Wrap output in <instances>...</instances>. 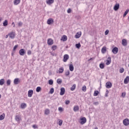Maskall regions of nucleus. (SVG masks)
<instances>
[{"instance_id":"obj_18","label":"nucleus","mask_w":129,"mask_h":129,"mask_svg":"<svg viewBox=\"0 0 129 129\" xmlns=\"http://www.w3.org/2000/svg\"><path fill=\"white\" fill-rule=\"evenodd\" d=\"M122 45L123 46H127V41L125 39H123L122 40Z\"/></svg>"},{"instance_id":"obj_3","label":"nucleus","mask_w":129,"mask_h":129,"mask_svg":"<svg viewBox=\"0 0 129 129\" xmlns=\"http://www.w3.org/2000/svg\"><path fill=\"white\" fill-rule=\"evenodd\" d=\"M123 123L124 125L127 126L129 125V119L127 118H125L123 120Z\"/></svg>"},{"instance_id":"obj_50","label":"nucleus","mask_w":129,"mask_h":129,"mask_svg":"<svg viewBox=\"0 0 129 129\" xmlns=\"http://www.w3.org/2000/svg\"><path fill=\"white\" fill-rule=\"evenodd\" d=\"M17 48H18V45H15V46L13 48V51H16Z\"/></svg>"},{"instance_id":"obj_45","label":"nucleus","mask_w":129,"mask_h":129,"mask_svg":"<svg viewBox=\"0 0 129 129\" xmlns=\"http://www.w3.org/2000/svg\"><path fill=\"white\" fill-rule=\"evenodd\" d=\"M52 49L53 51H54V50H55L56 49H57V46L56 45H53L52 46Z\"/></svg>"},{"instance_id":"obj_15","label":"nucleus","mask_w":129,"mask_h":129,"mask_svg":"<svg viewBox=\"0 0 129 129\" xmlns=\"http://www.w3.org/2000/svg\"><path fill=\"white\" fill-rule=\"evenodd\" d=\"M60 95H64L65 94V88H60Z\"/></svg>"},{"instance_id":"obj_55","label":"nucleus","mask_w":129,"mask_h":129,"mask_svg":"<svg viewBox=\"0 0 129 129\" xmlns=\"http://www.w3.org/2000/svg\"><path fill=\"white\" fill-rule=\"evenodd\" d=\"M58 110H59V111H62V110H63V108H62V107H59L58 108Z\"/></svg>"},{"instance_id":"obj_57","label":"nucleus","mask_w":129,"mask_h":129,"mask_svg":"<svg viewBox=\"0 0 129 129\" xmlns=\"http://www.w3.org/2000/svg\"><path fill=\"white\" fill-rule=\"evenodd\" d=\"M94 59V57H91L89 59V61H91V60H93Z\"/></svg>"},{"instance_id":"obj_13","label":"nucleus","mask_w":129,"mask_h":129,"mask_svg":"<svg viewBox=\"0 0 129 129\" xmlns=\"http://www.w3.org/2000/svg\"><path fill=\"white\" fill-rule=\"evenodd\" d=\"M47 44H48V45H49V46H51V45H53V40H52V39L49 38V39H48V40H47Z\"/></svg>"},{"instance_id":"obj_40","label":"nucleus","mask_w":129,"mask_h":129,"mask_svg":"<svg viewBox=\"0 0 129 129\" xmlns=\"http://www.w3.org/2000/svg\"><path fill=\"white\" fill-rule=\"evenodd\" d=\"M82 91H84V92H85V91H86V86H83L82 88Z\"/></svg>"},{"instance_id":"obj_6","label":"nucleus","mask_w":129,"mask_h":129,"mask_svg":"<svg viewBox=\"0 0 129 129\" xmlns=\"http://www.w3.org/2000/svg\"><path fill=\"white\" fill-rule=\"evenodd\" d=\"M81 35H82V32H77L76 34L75 37L76 38V39H79V38L81 37Z\"/></svg>"},{"instance_id":"obj_31","label":"nucleus","mask_w":129,"mask_h":129,"mask_svg":"<svg viewBox=\"0 0 129 129\" xmlns=\"http://www.w3.org/2000/svg\"><path fill=\"white\" fill-rule=\"evenodd\" d=\"M80 47H81L80 43L76 44V47L77 48V49H80Z\"/></svg>"},{"instance_id":"obj_26","label":"nucleus","mask_w":129,"mask_h":129,"mask_svg":"<svg viewBox=\"0 0 129 129\" xmlns=\"http://www.w3.org/2000/svg\"><path fill=\"white\" fill-rule=\"evenodd\" d=\"M53 3H54V0H48L46 1L47 5H51V4H53Z\"/></svg>"},{"instance_id":"obj_58","label":"nucleus","mask_w":129,"mask_h":129,"mask_svg":"<svg viewBox=\"0 0 129 129\" xmlns=\"http://www.w3.org/2000/svg\"><path fill=\"white\" fill-rule=\"evenodd\" d=\"M8 37H9V34H8V35H7L6 36V39H7V38H8Z\"/></svg>"},{"instance_id":"obj_14","label":"nucleus","mask_w":129,"mask_h":129,"mask_svg":"<svg viewBox=\"0 0 129 129\" xmlns=\"http://www.w3.org/2000/svg\"><path fill=\"white\" fill-rule=\"evenodd\" d=\"M119 9V4H116L113 8L114 11H118V9Z\"/></svg>"},{"instance_id":"obj_42","label":"nucleus","mask_w":129,"mask_h":129,"mask_svg":"<svg viewBox=\"0 0 129 129\" xmlns=\"http://www.w3.org/2000/svg\"><path fill=\"white\" fill-rule=\"evenodd\" d=\"M48 83L49 85H53V80H49Z\"/></svg>"},{"instance_id":"obj_35","label":"nucleus","mask_w":129,"mask_h":129,"mask_svg":"<svg viewBox=\"0 0 129 129\" xmlns=\"http://www.w3.org/2000/svg\"><path fill=\"white\" fill-rule=\"evenodd\" d=\"M49 113H50V110L46 109L45 110V114H46V115H48V114H49Z\"/></svg>"},{"instance_id":"obj_12","label":"nucleus","mask_w":129,"mask_h":129,"mask_svg":"<svg viewBox=\"0 0 129 129\" xmlns=\"http://www.w3.org/2000/svg\"><path fill=\"white\" fill-rule=\"evenodd\" d=\"M68 59H69V55L68 54H65L63 56V62H67V60H68Z\"/></svg>"},{"instance_id":"obj_52","label":"nucleus","mask_w":129,"mask_h":129,"mask_svg":"<svg viewBox=\"0 0 129 129\" xmlns=\"http://www.w3.org/2000/svg\"><path fill=\"white\" fill-rule=\"evenodd\" d=\"M32 127H33V128H38V126L36 124H34L32 126Z\"/></svg>"},{"instance_id":"obj_21","label":"nucleus","mask_w":129,"mask_h":129,"mask_svg":"<svg viewBox=\"0 0 129 129\" xmlns=\"http://www.w3.org/2000/svg\"><path fill=\"white\" fill-rule=\"evenodd\" d=\"M61 40L63 41V42L67 41V36L66 35H63L61 37Z\"/></svg>"},{"instance_id":"obj_2","label":"nucleus","mask_w":129,"mask_h":129,"mask_svg":"<svg viewBox=\"0 0 129 129\" xmlns=\"http://www.w3.org/2000/svg\"><path fill=\"white\" fill-rule=\"evenodd\" d=\"M105 87L106 88H111L112 87V84L110 82H107L106 83Z\"/></svg>"},{"instance_id":"obj_37","label":"nucleus","mask_w":129,"mask_h":129,"mask_svg":"<svg viewBox=\"0 0 129 129\" xmlns=\"http://www.w3.org/2000/svg\"><path fill=\"white\" fill-rule=\"evenodd\" d=\"M66 76H69L70 75V71L69 70L67 71L65 73Z\"/></svg>"},{"instance_id":"obj_16","label":"nucleus","mask_w":129,"mask_h":129,"mask_svg":"<svg viewBox=\"0 0 129 129\" xmlns=\"http://www.w3.org/2000/svg\"><path fill=\"white\" fill-rule=\"evenodd\" d=\"M129 82V76H127L124 80V84H127Z\"/></svg>"},{"instance_id":"obj_1","label":"nucleus","mask_w":129,"mask_h":129,"mask_svg":"<svg viewBox=\"0 0 129 129\" xmlns=\"http://www.w3.org/2000/svg\"><path fill=\"white\" fill-rule=\"evenodd\" d=\"M15 120L20 123L21 121H22V117H21V114H18L15 116Z\"/></svg>"},{"instance_id":"obj_49","label":"nucleus","mask_w":129,"mask_h":129,"mask_svg":"<svg viewBox=\"0 0 129 129\" xmlns=\"http://www.w3.org/2000/svg\"><path fill=\"white\" fill-rule=\"evenodd\" d=\"M108 33H109V30H106L105 32V35H108Z\"/></svg>"},{"instance_id":"obj_53","label":"nucleus","mask_w":129,"mask_h":129,"mask_svg":"<svg viewBox=\"0 0 129 129\" xmlns=\"http://www.w3.org/2000/svg\"><path fill=\"white\" fill-rule=\"evenodd\" d=\"M67 13L68 14H70V13H71V9L70 8H69L68 11H67Z\"/></svg>"},{"instance_id":"obj_29","label":"nucleus","mask_w":129,"mask_h":129,"mask_svg":"<svg viewBox=\"0 0 129 129\" xmlns=\"http://www.w3.org/2000/svg\"><path fill=\"white\" fill-rule=\"evenodd\" d=\"M42 90V88L41 87H37L36 89V92H40Z\"/></svg>"},{"instance_id":"obj_10","label":"nucleus","mask_w":129,"mask_h":129,"mask_svg":"<svg viewBox=\"0 0 129 129\" xmlns=\"http://www.w3.org/2000/svg\"><path fill=\"white\" fill-rule=\"evenodd\" d=\"M111 63V57L109 56L106 60V65H109Z\"/></svg>"},{"instance_id":"obj_39","label":"nucleus","mask_w":129,"mask_h":129,"mask_svg":"<svg viewBox=\"0 0 129 129\" xmlns=\"http://www.w3.org/2000/svg\"><path fill=\"white\" fill-rule=\"evenodd\" d=\"M7 85L8 86H10V85H11V80H8L7 81Z\"/></svg>"},{"instance_id":"obj_61","label":"nucleus","mask_w":129,"mask_h":129,"mask_svg":"<svg viewBox=\"0 0 129 129\" xmlns=\"http://www.w3.org/2000/svg\"><path fill=\"white\" fill-rule=\"evenodd\" d=\"M2 20H3V18L2 17L0 18V22H2Z\"/></svg>"},{"instance_id":"obj_60","label":"nucleus","mask_w":129,"mask_h":129,"mask_svg":"<svg viewBox=\"0 0 129 129\" xmlns=\"http://www.w3.org/2000/svg\"><path fill=\"white\" fill-rule=\"evenodd\" d=\"M33 47H34V45L33 44H31V48H33Z\"/></svg>"},{"instance_id":"obj_20","label":"nucleus","mask_w":129,"mask_h":129,"mask_svg":"<svg viewBox=\"0 0 129 129\" xmlns=\"http://www.w3.org/2000/svg\"><path fill=\"white\" fill-rule=\"evenodd\" d=\"M101 52L102 54H105L106 52V47L103 46L101 49Z\"/></svg>"},{"instance_id":"obj_30","label":"nucleus","mask_w":129,"mask_h":129,"mask_svg":"<svg viewBox=\"0 0 129 129\" xmlns=\"http://www.w3.org/2000/svg\"><path fill=\"white\" fill-rule=\"evenodd\" d=\"M128 12H129V9H127V10L125 11L123 15V18H124V17H125V16H126V14H128Z\"/></svg>"},{"instance_id":"obj_41","label":"nucleus","mask_w":129,"mask_h":129,"mask_svg":"<svg viewBox=\"0 0 129 129\" xmlns=\"http://www.w3.org/2000/svg\"><path fill=\"white\" fill-rule=\"evenodd\" d=\"M124 71V69H123V68H121V69H120V70H119L120 73H123Z\"/></svg>"},{"instance_id":"obj_43","label":"nucleus","mask_w":129,"mask_h":129,"mask_svg":"<svg viewBox=\"0 0 129 129\" xmlns=\"http://www.w3.org/2000/svg\"><path fill=\"white\" fill-rule=\"evenodd\" d=\"M50 94H53L54 93V89L53 88H51L50 90Z\"/></svg>"},{"instance_id":"obj_51","label":"nucleus","mask_w":129,"mask_h":129,"mask_svg":"<svg viewBox=\"0 0 129 129\" xmlns=\"http://www.w3.org/2000/svg\"><path fill=\"white\" fill-rule=\"evenodd\" d=\"M94 105H98L99 104V103L98 102H94L93 103Z\"/></svg>"},{"instance_id":"obj_17","label":"nucleus","mask_w":129,"mask_h":129,"mask_svg":"<svg viewBox=\"0 0 129 129\" xmlns=\"http://www.w3.org/2000/svg\"><path fill=\"white\" fill-rule=\"evenodd\" d=\"M9 36L11 39H14L15 38V33L12 32L9 34Z\"/></svg>"},{"instance_id":"obj_54","label":"nucleus","mask_w":129,"mask_h":129,"mask_svg":"<svg viewBox=\"0 0 129 129\" xmlns=\"http://www.w3.org/2000/svg\"><path fill=\"white\" fill-rule=\"evenodd\" d=\"M50 54L52 56H57V54L55 53L50 52Z\"/></svg>"},{"instance_id":"obj_62","label":"nucleus","mask_w":129,"mask_h":129,"mask_svg":"<svg viewBox=\"0 0 129 129\" xmlns=\"http://www.w3.org/2000/svg\"><path fill=\"white\" fill-rule=\"evenodd\" d=\"M2 98V95L0 94V99Z\"/></svg>"},{"instance_id":"obj_38","label":"nucleus","mask_w":129,"mask_h":129,"mask_svg":"<svg viewBox=\"0 0 129 129\" xmlns=\"http://www.w3.org/2000/svg\"><path fill=\"white\" fill-rule=\"evenodd\" d=\"M57 83L58 84H61V83H62V79H58L57 80Z\"/></svg>"},{"instance_id":"obj_23","label":"nucleus","mask_w":129,"mask_h":129,"mask_svg":"<svg viewBox=\"0 0 129 129\" xmlns=\"http://www.w3.org/2000/svg\"><path fill=\"white\" fill-rule=\"evenodd\" d=\"M79 110V106H75L74 107V111L76 112V111H78Z\"/></svg>"},{"instance_id":"obj_33","label":"nucleus","mask_w":129,"mask_h":129,"mask_svg":"<svg viewBox=\"0 0 129 129\" xmlns=\"http://www.w3.org/2000/svg\"><path fill=\"white\" fill-rule=\"evenodd\" d=\"M3 26L4 27H7L8 26V21L6 20L4 22H3Z\"/></svg>"},{"instance_id":"obj_48","label":"nucleus","mask_w":129,"mask_h":129,"mask_svg":"<svg viewBox=\"0 0 129 129\" xmlns=\"http://www.w3.org/2000/svg\"><path fill=\"white\" fill-rule=\"evenodd\" d=\"M65 103L67 105H68V104H69V103H70V101L69 100H66Z\"/></svg>"},{"instance_id":"obj_4","label":"nucleus","mask_w":129,"mask_h":129,"mask_svg":"<svg viewBox=\"0 0 129 129\" xmlns=\"http://www.w3.org/2000/svg\"><path fill=\"white\" fill-rule=\"evenodd\" d=\"M81 121L80 122L81 124H84L86 122V118L85 117H84L83 118H80Z\"/></svg>"},{"instance_id":"obj_32","label":"nucleus","mask_w":129,"mask_h":129,"mask_svg":"<svg viewBox=\"0 0 129 129\" xmlns=\"http://www.w3.org/2000/svg\"><path fill=\"white\" fill-rule=\"evenodd\" d=\"M20 2H21L20 0H15L14 1V5L17 6V5H19V4Z\"/></svg>"},{"instance_id":"obj_11","label":"nucleus","mask_w":129,"mask_h":129,"mask_svg":"<svg viewBox=\"0 0 129 129\" xmlns=\"http://www.w3.org/2000/svg\"><path fill=\"white\" fill-rule=\"evenodd\" d=\"M34 93V91L33 90H29L28 91V97H32L33 94Z\"/></svg>"},{"instance_id":"obj_36","label":"nucleus","mask_w":129,"mask_h":129,"mask_svg":"<svg viewBox=\"0 0 129 129\" xmlns=\"http://www.w3.org/2000/svg\"><path fill=\"white\" fill-rule=\"evenodd\" d=\"M63 72L64 69L63 68H59L58 73H63Z\"/></svg>"},{"instance_id":"obj_25","label":"nucleus","mask_w":129,"mask_h":129,"mask_svg":"<svg viewBox=\"0 0 129 129\" xmlns=\"http://www.w3.org/2000/svg\"><path fill=\"white\" fill-rule=\"evenodd\" d=\"M99 67H100V69H104V68L105 67L104 63H100Z\"/></svg>"},{"instance_id":"obj_27","label":"nucleus","mask_w":129,"mask_h":129,"mask_svg":"<svg viewBox=\"0 0 129 129\" xmlns=\"http://www.w3.org/2000/svg\"><path fill=\"white\" fill-rule=\"evenodd\" d=\"M5 84V79H2L0 80V85L3 86Z\"/></svg>"},{"instance_id":"obj_28","label":"nucleus","mask_w":129,"mask_h":129,"mask_svg":"<svg viewBox=\"0 0 129 129\" xmlns=\"http://www.w3.org/2000/svg\"><path fill=\"white\" fill-rule=\"evenodd\" d=\"M75 88H76V85L74 84L73 86L71 88V90L72 91H74V90H75Z\"/></svg>"},{"instance_id":"obj_7","label":"nucleus","mask_w":129,"mask_h":129,"mask_svg":"<svg viewBox=\"0 0 129 129\" xmlns=\"http://www.w3.org/2000/svg\"><path fill=\"white\" fill-rule=\"evenodd\" d=\"M112 52L113 54H117L118 53V48L116 47H114L112 50Z\"/></svg>"},{"instance_id":"obj_56","label":"nucleus","mask_w":129,"mask_h":129,"mask_svg":"<svg viewBox=\"0 0 129 129\" xmlns=\"http://www.w3.org/2000/svg\"><path fill=\"white\" fill-rule=\"evenodd\" d=\"M31 53H32V52L31 51V50H28V51L27 54L28 55H31Z\"/></svg>"},{"instance_id":"obj_22","label":"nucleus","mask_w":129,"mask_h":129,"mask_svg":"<svg viewBox=\"0 0 129 129\" xmlns=\"http://www.w3.org/2000/svg\"><path fill=\"white\" fill-rule=\"evenodd\" d=\"M5 117L6 114L5 113H3L1 115H0V120H3V119H5Z\"/></svg>"},{"instance_id":"obj_8","label":"nucleus","mask_w":129,"mask_h":129,"mask_svg":"<svg viewBox=\"0 0 129 129\" xmlns=\"http://www.w3.org/2000/svg\"><path fill=\"white\" fill-rule=\"evenodd\" d=\"M21 83V80H20V79L19 78H16L14 80V83L15 85L19 84V83Z\"/></svg>"},{"instance_id":"obj_34","label":"nucleus","mask_w":129,"mask_h":129,"mask_svg":"<svg viewBox=\"0 0 129 129\" xmlns=\"http://www.w3.org/2000/svg\"><path fill=\"white\" fill-rule=\"evenodd\" d=\"M99 94V92L98 91H95L94 92V96H97Z\"/></svg>"},{"instance_id":"obj_46","label":"nucleus","mask_w":129,"mask_h":129,"mask_svg":"<svg viewBox=\"0 0 129 129\" xmlns=\"http://www.w3.org/2000/svg\"><path fill=\"white\" fill-rule=\"evenodd\" d=\"M109 92L108 91V90H107L106 91V93H105V96H106V97H107V96H108V93Z\"/></svg>"},{"instance_id":"obj_9","label":"nucleus","mask_w":129,"mask_h":129,"mask_svg":"<svg viewBox=\"0 0 129 129\" xmlns=\"http://www.w3.org/2000/svg\"><path fill=\"white\" fill-rule=\"evenodd\" d=\"M53 23H54V20L53 19L50 18L47 20V23L48 25H51Z\"/></svg>"},{"instance_id":"obj_47","label":"nucleus","mask_w":129,"mask_h":129,"mask_svg":"<svg viewBox=\"0 0 129 129\" xmlns=\"http://www.w3.org/2000/svg\"><path fill=\"white\" fill-rule=\"evenodd\" d=\"M23 26V23L22 22H20L18 23V27H22Z\"/></svg>"},{"instance_id":"obj_24","label":"nucleus","mask_w":129,"mask_h":129,"mask_svg":"<svg viewBox=\"0 0 129 129\" xmlns=\"http://www.w3.org/2000/svg\"><path fill=\"white\" fill-rule=\"evenodd\" d=\"M69 69L70 71H73L74 70V67L73 66V64H71L69 66Z\"/></svg>"},{"instance_id":"obj_44","label":"nucleus","mask_w":129,"mask_h":129,"mask_svg":"<svg viewBox=\"0 0 129 129\" xmlns=\"http://www.w3.org/2000/svg\"><path fill=\"white\" fill-rule=\"evenodd\" d=\"M58 122H59V123H58L59 125L60 126H61V125H62V124L63 123V120H59Z\"/></svg>"},{"instance_id":"obj_19","label":"nucleus","mask_w":129,"mask_h":129,"mask_svg":"<svg viewBox=\"0 0 129 129\" xmlns=\"http://www.w3.org/2000/svg\"><path fill=\"white\" fill-rule=\"evenodd\" d=\"M21 108L22 109H24V108H25V107H27V104L25 103H22L21 104L20 106Z\"/></svg>"},{"instance_id":"obj_59","label":"nucleus","mask_w":129,"mask_h":129,"mask_svg":"<svg viewBox=\"0 0 129 129\" xmlns=\"http://www.w3.org/2000/svg\"><path fill=\"white\" fill-rule=\"evenodd\" d=\"M12 25H14V26H13V27H15V22H13V23H12Z\"/></svg>"},{"instance_id":"obj_5","label":"nucleus","mask_w":129,"mask_h":129,"mask_svg":"<svg viewBox=\"0 0 129 129\" xmlns=\"http://www.w3.org/2000/svg\"><path fill=\"white\" fill-rule=\"evenodd\" d=\"M19 54L20 55H21V56H24V55H25V54H26V51H25L24 49H21L19 50Z\"/></svg>"},{"instance_id":"obj_63","label":"nucleus","mask_w":129,"mask_h":129,"mask_svg":"<svg viewBox=\"0 0 129 129\" xmlns=\"http://www.w3.org/2000/svg\"><path fill=\"white\" fill-rule=\"evenodd\" d=\"M95 129H98V128H97V127H95Z\"/></svg>"}]
</instances>
